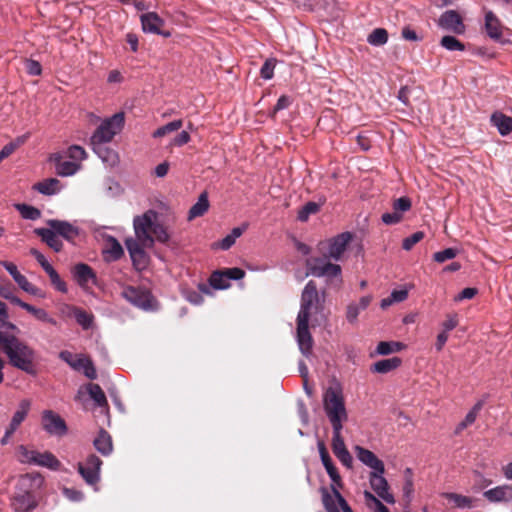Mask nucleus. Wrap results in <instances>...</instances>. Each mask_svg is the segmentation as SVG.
I'll list each match as a JSON object with an SVG mask.
<instances>
[{
    "mask_svg": "<svg viewBox=\"0 0 512 512\" xmlns=\"http://www.w3.org/2000/svg\"><path fill=\"white\" fill-rule=\"evenodd\" d=\"M61 188V183L57 178L44 179L43 181L35 183L32 187L34 191L46 196L58 194Z\"/></svg>",
    "mask_w": 512,
    "mask_h": 512,
    "instance_id": "24",
    "label": "nucleus"
},
{
    "mask_svg": "<svg viewBox=\"0 0 512 512\" xmlns=\"http://www.w3.org/2000/svg\"><path fill=\"white\" fill-rule=\"evenodd\" d=\"M130 258H131L133 267L138 271L144 270L147 267L148 262H149V257L144 248L141 249L140 251L132 254L130 256Z\"/></svg>",
    "mask_w": 512,
    "mask_h": 512,
    "instance_id": "48",
    "label": "nucleus"
},
{
    "mask_svg": "<svg viewBox=\"0 0 512 512\" xmlns=\"http://www.w3.org/2000/svg\"><path fill=\"white\" fill-rule=\"evenodd\" d=\"M223 272L226 275L228 282L230 280H241L245 276V271L238 267L224 269Z\"/></svg>",
    "mask_w": 512,
    "mask_h": 512,
    "instance_id": "63",
    "label": "nucleus"
},
{
    "mask_svg": "<svg viewBox=\"0 0 512 512\" xmlns=\"http://www.w3.org/2000/svg\"><path fill=\"white\" fill-rule=\"evenodd\" d=\"M457 253L458 251L455 248H446L442 251L434 253L433 259L438 263H443L446 260H451L455 258L457 256Z\"/></svg>",
    "mask_w": 512,
    "mask_h": 512,
    "instance_id": "56",
    "label": "nucleus"
},
{
    "mask_svg": "<svg viewBox=\"0 0 512 512\" xmlns=\"http://www.w3.org/2000/svg\"><path fill=\"white\" fill-rule=\"evenodd\" d=\"M440 45L448 51H464L465 45L456 37L451 35L443 36Z\"/></svg>",
    "mask_w": 512,
    "mask_h": 512,
    "instance_id": "46",
    "label": "nucleus"
},
{
    "mask_svg": "<svg viewBox=\"0 0 512 512\" xmlns=\"http://www.w3.org/2000/svg\"><path fill=\"white\" fill-rule=\"evenodd\" d=\"M402 364L400 357H392L388 359H382L373 363L370 367V371L378 374H387L393 370L399 368Z\"/></svg>",
    "mask_w": 512,
    "mask_h": 512,
    "instance_id": "26",
    "label": "nucleus"
},
{
    "mask_svg": "<svg viewBox=\"0 0 512 512\" xmlns=\"http://www.w3.org/2000/svg\"><path fill=\"white\" fill-rule=\"evenodd\" d=\"M87 391L91 399L95 402V404L98 407L102 408L108 406L106 395L102 388L100 387V385L90 383L87 385Z\"/></svg>",
    "mask_w": 512,
    "mask_h": 512,
    "instance_id": "32",
    "label": "nucleus"
},
{
    "mask_svg": "<svg viewBox=\"0 0 512 512\" xmlns=\"http://www.w3.org/2000/svg\"><path fill=\"white\" fill-rule=\"evenodd\" d=\"M388 41V32L384 28L374 29L367 37V42L372 46H382Z\"/></svg>",
    "mask_w": 512,
    "mask_h": 512,
    "instance_id": "38",
    "label": "nucleus"
},
{
    "mask_svg": "<svg viewBox=\"0 0 512 512\" xmlns=\"http://www.w3.org/2000/svg\"><path fill=\"white\" fill-rule=\"evenodd\" d=\"M31 405H32L31 400L22 399L19 402L18 408L14 412V414L11 418V421L7 427L16 432L18 430V428L20 427V425L27 418V416L30 412V409H31Z\"/></svg>",
    "mask_w": 512,
    "mask_h": 512,
    "instance_id": "23",
    "label": "nucleus"
},
{
    "mask_svg": "<svg viewBox=\"0 0 512 512\" xmlns=\"http://www.w3.org/2000/svg\"><path fill=\"white\" fill-rule=\"evenodd\" d=\"M78 168L79 166L74 162L63 161L56 166V173L62 177L71 176L77 172Z\"/></svg>",
    "mask_w": 512,
    "mask_h": 512,
    "instance_id": "53",
    "label": "nucleus"
},
{
    "mask_svg": "<svg viewBox=\"0 0 512 512\" xmlns=\"http://www.w3.org/2000/svg\"><path fill=\"white\" fill-rule=\"evenodd\" d=\"M412 202L411 199L407 196H403L397 198L393 201V210L403 215V213L409 211L411 209Z\"/></svg>",
    "mask_w": 512,
    "mask_h": 512,
    "instance_id": "54",
    "label": "nucleus"
},
{
    "mask_svg": "<svg viewBox=\"0 0 512 512\" xmlns=\"http://www.w3.org/2000/svg\"><path fill=\"white\" fill-rule=\"evenodd\" d=\"M34 234L40 237L41 241L54 252L58 253L62 251L63 242L53 228H35Z\"/></svg>",
    "mask_w": 512,
    "mask_h": 512,
    "instance_id": "18",
    "label": "nucleus"
},
{
    "mask_svg": "<svg viewBox=\"0 0 512 512\" xmlns=\"http://www.w3.org/2000/svg\"><path fill=\"white\" fill-rule=\"evenodd\" d=\"M37 450H30L24 445H20L18 448L19 461L22 464L35 465L38 455Z\"/></svg>",
    "mask_w": 512,
    "mask_h": 512,
    "instance_id": "44",
    "label": "nucleus"
},
{
    "mask_svg": "<svg viewBox=\"0 0 512 512\" xmlns=\"http://www.w3.org/2000/svg\"><path fill=\"white\" fill-rule=\"evenodd\" d=\"M323 409L332 430L343 429L348 420V412L340 385L329 386L323 393Z\"/></svg>",
    "mask_w": 512,
    "mask_h": 512,
    "instance_id": "4",
    "label": "nucleus"
},
{
    "mask_svg": "<svg viewBox=\"0 0 512 512\" xmlns=\"http://www.w3.org/2000/svg\"><path fill=\"white\" fill-rule=\"evenodd\" d=\"M41 421L43 429L49 435L62 437L68 432L65 420L52 410H44L42 412Z\"/></svg>",
    "mask_w": 512,
    "mask_h": 512,
    "instance_id": "10",
    "label": "nucleus"
},
{
    "mask_svg": "<svg viewBox=\"0 0 512 512\" xmlns=\"http://www.w3.org/2000/svg\"><path fill=\"white\" fill-rule=\"evenodd\" d=\"M80 366H79V371H83L84 375L90 379V380H94L97 378V371H96V368L93 364V362L88 358V357H85L84 355L80 357Z\"/></svg>",
    "mask_w": 512,
    "mask_h": 512,
    "instance_id": "49",
    "label": "nucleus"
},
{
    "mask_svg": "<svg viewBox=\"0 0 512 512\" xmlns=\"http://www.w3.org/2000/svg\"><path fill=\"white\" fill-rule=\"evenodd\" d=\"M209 209V200L207 192L199 195L197 202L190 208L188 212V219L192 220L196 217L204 215Z\"/></svg>",
    "mask_w": 512,
    "mask_h": 512,
    "instance_id": "30",
    "label": "nucleus"
},
{
    "mask_svg": "<svg viewBox=\"0 0 512 512\" xmlns=\"http://www.w3.org/2000/svg\"><path fill=\"white\" fill-rule=\"evenodd\" d=\"M324 311V296L321 298L317 285L310 280L304 286L300 309L296 318V341L299 350L305 357H309L313 348V337L309 331V322L314 326L318 322V316H322Z\"/></svg>",
    "mask_w": 512,
    "mask_h": 512,
    "instance_id": "2",
    "label": "nucleus"
},
{
    "mask_svg": "<svg viewBox=\"0 0 512 512\" xmlns=\"http://www.w3.org/2000/svg\"><path fill=\"white\" fill-rule=\"evenodd\" d=\"M320 211V205L316 202L309 201L298 211L297 219L300 222H306L310 215L316 214Z\"/></svg>",
    "mask_w": 512,
    "mask_h": 512,
    "instance_id": "42",
    "label": "nucleus"
},
{
    "mask_svg": "<svg viewBox=\"0 0 512 512\" xmlns=\"http://www.w3.org/2000/svg\"><path fill=\"white\" fill-rule=\"evenodd\" d=\"M14 207L20 213L23 219L37 220L41 217V211L34 206L18 203L15 204Z\"/></svg>",
    "mask_w": 512,
    "mask_h": 512,
    "instance_id": "36",
    "label": "nucleus"
},
{
    "mask_svg": "<svg viewBox=\"0 0 512 512\" xmlns=\"http://www.w3.org/2000/svg\"><path fill=\"white\" fill-rule=\"evenodd\" d=\"M332 433H333V435H332L331 447H332V451H333L334 455L336 456L342 452H345L348 449L346 448L344 439L341 434L342 429L332 430Z\"/></svg>",
    "mask_w": 512,
    "mask_h": 512,
    "instance_id": "47",
    "label": "nucleus"
},
{
    "mask_svg": "<svg viewBox=\"0 0 512 512\" xmlns=\"http://www.w3.org/2000/svg\"><path fill=\"white\" fill-rule=\"evenodd\" d=\"M151 233L155 235L157 241L160 243H167L170 239V236L166 228L162 224L157 222L155 223Z\"/></svg>",
    "mask_w": 512,
    "mask_h": 512,
    "instance_id": "60",
    "label": "nucleus"
},
{
    "mask_svg": "<svg viewBox=\"0 0 512 512\" xmlns=\"http://www.w3.org/2000/svg\"><path fill=\"white\" fill-rule=\"evenodd\" d=\"M152 244H149V241H142L138 239L136 236L135 238L129 237L125 240V246L128 250L129 255L140 251L141 249L145 248L146 246H151Z\"/></svg>",
    "mask_w": 512,
    "mask_h": 512,
    "instance_id": "51",
    "label": "nucleus"
},
{
    "mask_svg": "<svg viewBox=\"0 0 512 512\" xmlns=\"http://www.w3.org/2000/svg\"><path fill=\"white\" fill-rule=\"evenodd\" d=\"M403 215L393 210V212H387L382 214L381 220L386 225H395L401 222Z\"/></svg>",
    "mask_w": 512,
    "mask_h": 512,
    "instance_id": "62",
    "label": "nucleus"
},
{
    "mask_svg": "<svg viewBox=\"0 0 512 512\" xmlns=\"http://www.w3.org/2000/svg\"><path fill=\"white\" fill-rule=\"evenodd\" d=\"M125 123V115L123 112H118L111 117L103 120L96 128L90 142L96 143H109L115 135L121 132Z\"/></svg>",
    "mask_w": 512,
    "mask_h": 512,
    "instance_id": "5",
    "label": "nucleus"
},
{
    "mask_svg": "<svg viewBox=\"0 0 512 512\" xmlns=\"http://www.w3.org/2000/svg\"><path fill=\"white\" fill-rule=\"evenodd\" d=\"M102 460L95 454H90L84 463H78V472L88 485H96L100 480Z\"/></svg>",
    "mask_w": 512,
    "mask_h": 512,
    "instance_id": "9",
    "label": "nucleus"
},
{
    "mask_svg": "<svg viewBox=\"0 0 512 512\" xmlns=\"http://www.w3.org/2000/svg\"><path fill=\"white\" fill-rule=\"evenodd\" d=\"M71 274L76 283L86 289L89 283L96 284L97 276L94 270L86 263H77L71 269Z\"/></svg>",
    "mask_w": 512,
    "mask_h": 512,
    "instance_id": "15",
    "label": "nucleus"
},
{
    "mask_svg": "<svg viewBox=\"0 0 512 512\" xmlns=\"http://www.w3.org/2000/svg\"><path fill=\"white\" fill-rule=\"evenodd\" d=\"M351 232H342L328 241V254L324 257H317L307 260V275L314 277H325L328 280L337 279L342 282V269L338 264H333L328 259L338 261L346 251L348 244L352 240Z\"/></svg>",
    "mask_w": 512,
    "mask_h": 512,
    "instance_id": "3",
    "label": "nucleus"
},
{
    "mask_svg": "<svg viewBox=\"0 0 512 512\" xmlns=\"http://www.w3.org/2000/svg\"><path fill=\"white\" fill-rule=\"evenodd\" d=\"M442 497L453 503L456 508L465 509L474 507V499L454 492L442 493Z\"/></svg>",
    "mask_w": 512,
    "mask_h": 512,
    "instance_id": "29",
    "label": "nucleus"
},
{
    "mask_svg": "<svg viewBox=\"0 0 512 512\" xmlns=\"http://www.w3.org/2000/svg\"><path fill=\"white\" fill-rule=\"evenodd\" d=\"M82 355H75L72 352L68 350H62L59 352L58 357L67 363L73 370L79 371L80 364V357Z\"/></svg>",
    "mask_w": 512,
    "mask_h": 512,
    "instance_id": "50",
    "label": "nucleus"
},
{
    "mask_svg": "<svg viewBox=\"0 0 512 512\" xmlns=\"http://www.w3.org/2000/svg\"><path fill=\"white\" fill-rule=\"evenodd\" d=\"M438 25L446 30H450L456 34H463L465 32V25L462 17L455 10L445 11L438 19Z\"/></svg>",
    "mask_w": 512,
    "mask_h": 512,
    "instance_id": "16",
    "label": "nucleus"
},
{
    "mask_svg": "<svg viewBox=\"0 0 512 512\" xmlns=\"http://www.w3.org/2000/svg\"><path fill=\"white\" fill-rule=\"evenodd\" d=\"M140 21L142 30L145 33L161 35L164 38H169L171 36L170 31L162 30V27L165 25V21L156 12H147L142 14L140 16Z\"/></svg>",
    "mask_w": 512,
    "mask_h": 512,
    "instance_id": "12",
    "label": "nucleus"
},
{
    "mask_svg": "<svg viewBox=\"0 0 512 512\" xmlns=\"http://www.w3.org/2000/svg\"><path fill=\"white\" fill-rule=\"evenodd\" d=\"M25 310L32 314L39 321L46 322L51 325L57 324L56 320L52 318L48 314V312L42 308H36L35 306L28 304Z\"/></svg>",
    "mask_w": 512,
    "mask_h": 512,
    "instance_id": "43",
    "label": "nucleus"
},
{
    "mask_svg": "<svg viewBox=\"0 0 512 512\" xmlns=\"http://www.w3.org/2000/svg\"><path fill=\"white\" fill-rule=\"evenodd\" d=\"M73 316H74L76 322L84 330L89 329L93 324L94 316L91 313H88L87 311H85L81 308L74 307L73 308Z\"/></svg>",
    "mask_w": 512,
    "mask_h": 512,
    "instance_id": "37",
    "label": "nucleus"
},
{
    "mask_svg": "<svg viewBox=\"0 0 512 512\" xmlns=\"http://www.w3.org/2000/svg\"><path fill=\"white\" fill-rule=\"evenodd\" d=\"M38 506V502L33 492L21 491L16 493L11 502L14 512H30Z\"/></svg>",
    "mask_w": 512,
    "mask_h": 512,
    "instance_id": "17",
    "label": "nucleus"
},
{
    "mask_svg": "<svg viewBox=\"0 0 512 512\" xmlns=\"http://www.w3.org/2000/svg\"><path fill=\"white\" fill-rule=\"evenodd\" d=\"M324 468L331 479L332 494H335L336 492H340L339 489H341L343 487V482H342V478H341L337 468L335 467L334 463L331 465H328Z\"/></svg>",
    "mask_w": 512,
    "mask_h": 512,
    "instance_id": "40",
    "label": "nucleus"
},
{
    "mask_svg": "<svg viewBox=\"0 0 512 512\" xmlns=\"http://www.w3.org/2000/svg\"><path fill=\"white\" fill-rule=\"evenodd\" d=\"M1 265L12 276L20 288H22L24 285H27L28 279L18 271L17 266L14 263L2 261Z\"/></svg>",
    "mask_w": 512,
    "mask_h": 512,
    "instance_id": "39",
    "label": "nucleus"
},
{
    "mask_svg": "<svg viewBox=\"0 0 512 512\" xmlns=\"http://www.w3.org/2000/svg\"><path fill=\"white\" fill-rule=\"evenodd\" d=\"M320 491L322 494V502L327 512H340L339 507L343 512H353L340 492L331 494L325 487H321Z\"/></svg>",
    "mask_w": 512,
    "mask_h": 512,
    "instance_id": "13",
    "label": "nucleus"
},
{
    "mask_svg": "<svg viewBox=\"0 0 512 512\" xmlns=\"http://www.w3.org/2000/svg\"><path fill=\"white\" fill-rule=\"evenodd\" d=\"M67 155L69 158L76 161H82L87 157L85 149L79 145H71L68 148Z\"/></svg>",
    "mask_w": 512,
    "mask_h": 512,
    "instance_id": "59",
    "label": "nucleus"
},
{
    "mask_svg": "<svg viewBox=\"0 0 512 512\" xmlns=\"http://www.w3.org/2000/svg\"><path fill=\"white\" fill-rule=\"evenodd\" d=\"M157 213L154 210H148L142 215L135 216L133 219V228L135 236L142 241H149V244L154 243V239L150 232L155 225Z\"/></svg>",
    "mask_w": 512,
    "mask_h": 512,
    "instance_id": "7",
    "label": "nucleus"
},
{
    "mask_svg": "<svg viewBox=\"0 0 512 512\" xmlns=\"http://www.w3.org/2000/svg\"><path fill=\"white\" fill-rule=\"evenodd\" d=\"M425 234L423 231H417L412 235L406 237L402 241V248L406 251L411 250L415 244L420 242L424 238Z\"/></svg>",
    "mask_w": 512,
    "mask_h": 512,
    "instance_id": "55",
    "label": "nucleus"
},
{
    "mask_svg": "<svg viewBox=\"0 0 512 512\" xmlns=\"http://www.w3.org/2000/svg\"><path fill=\"white\" fill-rule=\"evenodd\" d=\"M405 348V344L398 341H381L376 347V354L389 355L392 353L400 352Z\"/></svg>",
    "mask_w": 512,
    "mask_h": 512,
    "instance_id": "33",
    "label": "nucleus"
},
{
    "mask_svg": "<svg viewBox=\"0 0 512 512\" xmlns=\"http://www.w3.org/2000/svg\"><path fill=\"white\" fill-rule=\"evenodd\" d=\"M483 496L490 503L512 502V486L500 485L483 492Z\"/></svg>",
    "mask_w": 512,
    "mask_h": 512,
    "instance_id": "20",
    "label": "nucleus"
},
{
    "mask_svg": "<svg viewBox=\"0 0 512 512\" xmlns=\"http://www.w3.org/2000/svg\"><path fill=\"white\" fill-rule=\"evenodd\" d=\"M490 124L495 127L501 136H507L512 132V117L501 111H494L490 116Z\"/></svg>",
    "mask_w": 512,
    "mask_h": 512,
    "instance_id": "22",
    "label": "nucleus"
},
{
    "mask_svg": "<svg viewBox=\"0 0 512 512\" xmlns=\"http://www.w3.org/2000/svg\"><path fill=\"white\" fill-rule=\"evenodd\" d=\"M122 296L132 305L144 311L157 309V301L151 292L142 287L127 286L122 291Z\"/></svg>",
    "mask_w": 512,
    "mask_h": 512,
    "instance_id": "6",
    "label": "nucleus"
},
{
    "mask_svg": "<svg viewBox=\"0 0 512 512\" xmlns=\"http://www.w3.org/2000/svg\"><path fill=\"white\" fill-rule=\"evenodd\" d=\"M182 126H183V121L181 119L173 120V121L157 128L153 132L152 136L154 138H160V137L165 136L168 133H172V132L179 130Z\"/></svg>",
    "mask_w": 512,
    "mask_h": 512,
    "instance_id": "41",
    "label": "nucleus"
},
{
    "mask_svg": "<svg viewBox=\"0 0 512 512\" xmlns=\"http://www.w3.org/2000/svg\"><path fill=\"white\" fill-rule=\"evenodd\" d=\"M412 475V469L406 468L404 471L405 482L403 485V495L408 501L411 500L414 492V483Z\"/></svg>",
    "mask_w": 512,
    "mask_h": 512,
    "instance_id": "52",
    "label": "nucleus"
},
{
    "mask_svg": "<svg viewBox=\"0 0 512 512\" xmlns=\"http://www.w3.org/2000/svg\"><path fill=\"white\" fill-rule=\"evenodd\" d=\"M484 30L486 35L501 45L511 44V40L503 37V32L508 30L500 19L495 15V13L491 10L485 13L484 17Z\"/></svg>",
    "mask_w": 512,
    "mask_h": 512,
    "instance_id": "8",
    "label": "nucleus"
},
{
    "mask_svg": "<svg viewBox=\"0 0 512 512\" xmlns=\"http://www.w3.org/2000/svg\"><path fill=\"white\" fill-rule=\"evenodd\" d=\"M384 473L385 467L379 472L371 471L369 473V483L379 498L383 499L388 504H394L395 499L393 494L389 492V484L384 477Z\"/></svg>",
    "mask_w": 512,
    "mask_h": 512,
    "instance_id": "11",
    "label": "nucleus"
},
{
    "mask_svg": "<svg viewBox=\"0 0 512 512\" xmlns=\"http://www.w3.org/2000/svg\"><path fill=\"white\" fill-rule=\"evenodd\" d=\"M209 292H210L209 291V287L206 284H204V283H200V284H198V291H196V290H186L184 292V297L191 304L200 305L204 301V298H203L202 294L203 293L208 294Z\"/></svg>",
    "mask_w": 512,
    "mask_h": 512,
    "instance_id": "34",
    "label": "nucleus"
},
{
    "mask_svg": "<svg viewBox=\"0 0 512 512\" xmlns=\"http://www.w3.org/2000/svg\"><path fill=\"white\" fill-rule=\"evenodd\" d=\"M276 63L274 59H267L260 69V75L265 80H270L274 76Z\"/></svg>",
    "mask_w": 512,
    "mask_h": 512,
    "instance_id": "58",
    "label": "nucleus"
},
{
    "mask_svg": "<svg viewBox=\"0 0 512 512\" xmlns=\"http://www.w3.org/2000/svg\"><path fill=\"white\" fill-rule=\"evenodd\" d=\"M46 273H47V275L50 278V282H51L52 286L57 291H59L61 293H67L68 292V288H67L66 282L61 279L60 275L54 269L53 266L50 269H47Z\"/></svg>",
    "mask_w": 512,
    "mask_h": 512,
    "instance_id": "45",
    "label": "nucleus"
},
{
    "mask_svg": "<svg viewBox=\"0 0 512 512\" xmlns=\"http://www.w3.org/2000/svg\"><path fill=\"white\" fill-rule=\"evenodd\" d=\"M106 144L107 143L90 142L94 153L97 154L102 162L110 167H114L119 162L118 153L115 150L107 147Z\"/></svg>",
    "mask_w": 512,
    "mask_h": 512,
    "instance_id": "21",
    "label": "nucleus"
},
{
    "mask_svg": "<svg viewBox=\"0 0 512 512\" xmlns=\"http://www.w3.org/2000/svg\"><path fill=\"white\" fill-rule=\"evenodd\" d=\"M106 241L108 247L103 251L105 260L108 262L119 260L124 255L119 241L114 236H108Z\"/></svg>",
    "mask_w": 512,
    "mask_h": 512,
    "instance_id": "27",
    "label": "nucleus"
},
{
    "mask_svg": "<svg viewBox=\"0 0 512 512\" xmlns=\"http://www.w3.org/2000/svg\"><path fill=\"white\" fill-rule=\"evenodd\" d=\"M361 310L357 307L355 302L348 304L346 309V319L349 323H355Z\"/></svg>",
    "mask_w": 512,
    "mask_h": 512,
    "instance_id": "64",
    "label": "nucleus"
},
{
    "mask_svg": "<svg viewBox=\"0 0 512 512\" xmlns=\"http://www.w3.org/2000/svg\"><path fill=\"white\" fill-rule=\"evenodd\" d=\"M364 498L368 504L373 503L374 512H390L389 509L371 492L365 491Z\"/></svg>",
    "mask_w": 512,
    "mask_h": 512,
    "instance_id": "57",
    "label": "nucleus"
},
{
    "mask_svg": "<svg viewBox=\"0 0 512 512\" xmlns=\"http://www.w3.org/2000/svg\"><path fill=\"white\" fill-rule=\"evenodd\" d=\"M95 449L103 456H109L113 451V443L110 434L103 428L99 430L93 441Z\"/></svg>",
    "mask_w": 512,
    "mask_h": 512,
    "instance_id": "25",
    "label": "nucleus"
},
{
    "mask_svg": "<svg viewBox=\"0 0 512 512\" xmlns=\"http://www.w3.org/2000/svg\"><path fill=\"white\" fill-rule=\"evenodd\" d=\"M408 298V290L406 288L403 289H395L390 295L386 298H383L380 302V307L382 309H387L394 303H400L405 301Z\"/></svg>",
    "mask_w": 512,
    "mask_h": 512,
    "instance_id": "31",
    "label": "nucleus"
},
{
    "mask_svg": "<svg viewBox=\"0 0 512 512\" xmlns=\"http://www.w3.org/2000/svg\"><path fill=\"white\" fill-rule=\"evenodd\" d=\"M355 452L358 460L365 466L369 467L371 471H380L383 469L384 463L372 451L361 447L355 446Z\"/></svg>",
    "mask_w": 512,
    "mask_h": 512,
    "instance_id": "19",
    "label": "nucleus"
},
{
    "mask_svg": "<svg viewBox=\"0 0 512 512\" xmlns=\"http://www.w3.org/2000/svg\"><path fill=\"white\" fill-rule=\"evenodd\" d=\"M209 285L216 290H224L230 287L223 270L214 271L209 277Z\"/></svg>",
    "mask_w": 512,
    "mask_h": 512,
    "instance_id": "35",
    "label": "nucleus"
},
{
    "mask_svg": "<svg viewBox=\"0 0 512 512\" xmlns=\"http://www.w3.org/2000/svg\"><path fill=\"white\" fill-rule=\"evenodd\" d=\"M25 69L30 76H39L42 74V66L40 62L34 59L25 60Z\"/></svg>",
    "mask_w": 512,
    "mask_h": 512,
    "instance_id": "61",
    "label": "nucleus"
},
{
    "mask_svg": "<svg viewBox=\"0 0 512 512\" xmlns=\"http://www.w3.org/2000/svg\"><path fill=\"white\" fill-rule=\"evenodd\" d=\"M35 466L45 467L52 471H58L61 468V462L49 451L38 452Z\"/></svg>",
    "mask_w": 512,
    "mask_h": 512,
    "instance_id": "28",
    "label": "nucleus"
},
{
    "mask_svg": "<svg viewBox=\"0 0 512 512\" xmlns=\"http://www.w3.org/2000/svg\"><path fill=\"white\" fill-rule=\"evenodd\" d=\"M20 329L9 321L8 310L0 314V349L8 363L30 376H36V351L18 337Z\"/></svg>",
    "mask_w": 512,
    "mask_h": 512,
    "instance_id": "1",
    "label": "nucleus"
},
{
    "mask_svg": "<svg viewBox=\"0 0 512 512\" xmlns=\"http://www.w3.org/2000/svg\"><path fill=\"white\" fill-rule=\"evenodd\" d=\"M46 223L56 231L60 238L72 244L75 243L76 238L80 234V230L77 226L65 220L49 219Z\"/></svg>",
    "mask_w": 512,
    "mask_h": 512,
    "instance_id": "14",
    "label": "nucleus"
}]
</instances>
